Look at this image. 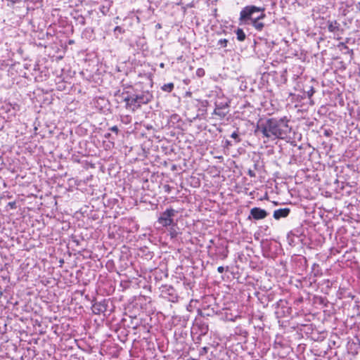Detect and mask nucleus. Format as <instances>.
Instances as JSON below:
<instances>
[{
    "instance_id": "7",
    "label": "nucleus",
    "mask_w": 360,
    "mask_h": 360,
    "mask_svg": "<svg viewBox=\"0 0 360 360\" xmlns=\"http://www.w3.org/2000/svg\"><path fill=\"white\" fill-rule=\"evenodd\" d=\"M19 105L16 103H5L1 107L2 112L8 113L10 115H15V112L19 110Z\"/></svg>"
},
{
    "instance_id": "29",
    "label": "nucleus",
    "mask_w": 360,
    "mask_h": 360,
    "mask_svg": "<svg viewBox=\"0 0 360 360\" xmlns=\"http://www.w3.org/2000/svg\"><path fill=\"white\" fill-rule=\"evenodd\" d=\"M248 174L250 176V177H255L256 176V174L255 173V172L251 169H249L248 171Z\"/></svg>"
},
{
    "instance_id": "26",
    "label": "nucleus",
    "mask_w": 360,
    "mask_h": 360,
    "mask_svg": "<svg viewBox=\"0 0 360 360\" xmlns=\"http://www.w3.org/2000/svg\"><path fill=\"white\" fill-rule=\"evenodd\" d=\"M177 234H178L177 231L172 228L169 231V235L172 238L176 237Z\"/></svg>"
},
{
    "instance_id": "15",
    "label": "nucleus",
    "mask_w": 360,
    "mask_h": 360,
    "mask_svg": "<svg viewBox=\"0 0 360 360\" xmlns=\"http://www.w3.org/2000/svg\"><path fill=\"white\" fill-rule=\"evenodd\" d=\"M228 113L229 109L224 110L215 108L212 114L218 116L220 119H224Z\"/></svg>"
},
{
    "instance_id": "17",
    "label": "nucleus",
    "mask_w": 360,
    "mask_h": 360,
    "mask_svg": "<svg viewBox=\"0 0 360 360\" xmlns=\"http://www.w3.org/2000/svg\"><path fill=\"white\" fill-rule=\"evenodd\" d=\"M257 31H262L264 27V24L260 20H257L255 19H252V20L250 22Z\"/></svg>"
},
{
    "instance_id": "33",
    "label": "nucleus",
    "mask_w": 360,
    "mask_h": 360,
    "mask_svg": "<svg viewBox=\"0 0 360 360\" xmlns=\"http://www.w3.org/2000/svg\"><path fill=\"white\" fill-rule=\"evenodd\" d=\"M217 271H218V272H219V273H221H221H223V272H224V266H219V267L217 268Z\"/></svg>"
},
{
    "instance_id": "13",
    "label": "nucleus",
    "mask_w": 360,
    "mask_h": 360,
    "mask_svg": "<svg viewBox=\"0 0 360 360\" xmlns=\"http://www.w3.org/2000/svg\"><path fill=\"white\" fill-rule=\"evenodd\" d=\"M112 1H105V3L101 5L99 8L100 11L103 15H106L109 12L110 7L112 6Z\"/></svg>"
},
{
    "instance_id": "36",
    "label": "nucleus",
    "mask_w": 360,
    "mask_h": 360,
    "mask_svg": "<svg viewBox=\"0 0 360 360\" xmlns=\"http://www.w3.org/2000/svg\"><path fill=\"white\" fill-rule=\"evenodd\" d=\"M202 350H203V352H207V348L206 347H203Z\"/></svg>"
},
{
    "instance_id": "3",
    "label": "nucleus",
    "mask_w": 360,
    "mask_h": 360,
    "mask_svg": "<svg viewBox=\"0 0 360 360\" xmlns=\"http://www.w3.org/2000/svg\"><path fill=\"white\" fill-rule=\"evenodd\" d=\"M176 213L177 212L172 208L167 209L159 217L158 219V224L164 227L173 226L174 224L173 217Z\"/></svg>"
},
{
    "instance_id": "39",
    "label": "nucleus",
    "mask_w": 360,
    "mask_h": 360,
    "mask_svg": "<svg viewBox=\"0 0 360 360\" xmlns=\"http://www.w3.org/2000/svg\"><path fill=\"white\" fill-rule=\"evenodd\" d=\"M156 27H159V28H160L161 26H160V24H158V25H156Z\"/></svg>"
},
{
    "instance_id": "12",
    "label": "nucleus",
    "mask_w": 360,
    "mask_h": 360,
    "mask_svg": "<svg viewBox=\"0 0 360 360\" xmlns=\"http://www.w3.org/2000/svg\"><path fill=\"white\" fill-rule=\"evenodd\" d=\"M194 327H198L199 329V333L200 335H205L208 332V325L204 322H198L196 321L195 324L194 325Z\"/></svg>"
},
{
    "instance_id": "20",
    "label": "nucleus",
    "mask_w": 360,
    "mask_h": 360,
    "mask_svg": "<svg viewBox=\"0 0 360 360\" xmlns=\"http://www.w3.org/2000/svg\"><path fill=\"white\" fill-rule=\"evenodd\" d=\"M304 93L306 94L308 98L311 99L314 94L315 93L314 88L313 86H309L307 90L304 91Z\"/></svg>"
},
{
    "instance_id": "30",
    "label": "nucleus",
    "mask_w": 360,
    "mask_h": 360,
    "mask_svg": "<svg viewBox=\"0 0 360 360\" xmlns=\"http://www.w3.org/2000/svg\"><path fill=\"white\" fill-rule=\"evenodd\" d=\"M110 130L113 131V132H115L116 134L118 133V127L117 126H112V127L110 128Z\"/></svg>"
},
{
    "instance_id": "22",
    "label": "nucleus",
    "mask_w": 360,
    "mask_h": 360,
    "mask_svg": "<svg viewBox=\"0 0 360 360\" xmlns=\"http://www.w3.org/2000/svg\"><path fill=\"white\" fill-rule=\"evenodd\" d=\"M227 44H228V40L226 39H221L217 42V45L222 48L226 47Z\"/></svg>"
},
{
    "instance_id": "14",
    "label": "nucleus",
    "mask_w": 360,
    "mask_h": 360,
    "mask_svg": "<svg viewBox=\"0 0 360 360\" xmlns=\"http://www.w3.org/2000/svg\"><path fill=\"white\" fill-rule=\"evenodd\" d=\"M218 252L216 253L217 257L221 259H224L228 257L229 250L227 247L221 246V248H217Z\"/></svg>"
},
{
    "instance_id": "38",
    "label": "nucleus",
    "mask_w": 360,
    "mask_h": 360,
    "mask_svg": "<svg viewBox=\"0 0 360 360\" xmlns=\"http://www.w3.org/2000/svg\"><path fill=\"white\" fill-rule=\"evenodd\" d=\"M165 187L167 188V191L169 190V186L168 185H166Z\"/></svg>"
},
{
    "instance_id": "11",
    "label": "nucleus",
    "mask_w": 360,
    "mask_h": 360,
    "mask_svg": "<svg viewBox=\"0 0 360 360\" xmlns=\"http://www.w3.org/2000/svg\"><path fill=\"white\" fill-rule=\"evenodd\" d=\"M328 30L329 32L339 34L340 32V25L336 20L328 22Z\"/></svg>"
},
{
    "instance_id": "8",
    "label": "nucleus",
    "mask_w": 360,
    "mask_h": 360,
    "mask_svg": "<svg viewBox=\"0 0 360 360\" xmlns=\"http://www.w3.org/2000/svg\"><path fill=\"white\" fill-rule=\"evenodd\" d=\"M124 101L126 103L127 108H130L133 111H135L140 108L138 101L136 99V96L134 95L127 96L124 98Z\"/></svg>"
},
{
    "instance_id": "23",
    "label": "nucleus",
    "mask_w": 360,
    "mask_h": 360,
    "mask_svg": "<svg viewBox=\"0 0 360 360\" xmlns=\"http://www.w3.org/2000/svg\"><path fill=\"white\" fill-rule=\"evenodd\" d=\"M231 137L235 140L236 143H239L241 141L237 131H233L231 134Z\"/></svg>"
},
{
    "instance_id": "19",
    "label": "nucleus",
    "mask_w": 360,
    "mask_h": 360,
    "mask_svg": "<svg viewBox=\"0 0 360 360\" xmlns=\"http://www.w3.org/2000/svg\"><path fill=\"white\" fill-rule=\"evenodd\" d=\"M174 84L172 82H170V83L164 84L161 87V89L165 92L169 93L174 89Z\"/></svg>"
},
{
    "instance_id": "10",
    "label": "nucleus",
    "mask_w": 360,
    "mask_h": 360,
    "mask_svg": "<svg viewBox=\"0 0 360 360\" xmlns=\"http://www.w3.org/2000/svg\"><path fill=\"white\" fill-rule=\"evenodd\" d=\"M290 212V210L289 208H281L276 210L274 212L273 216L274 219H280L281 218L286 217L289 214Z\"/></svg>"
},
{
    "instance_id": "1",
    "label": "nucleus",
    "mask_w": 360,
    "mask_h": 360,
    "mask_svg": "<svg viewBox=\"0 0 360 360\" xmlns=\"http://www.w3.org/2000/svg\"><path fill=\"white\" fill-rule=\"evenodd\" d=\"M289 120L286 117L281 118H268L264 122L257 124L255 133H261L267 142L276 139H287L290 138L292 128L289 125Z\"/></svg>"
},
{
    "instance_id": "37",
    "label": "nucleus",
    "mask_w": 360,
    "mask_h": 360,
    "mask_svg": "<svg viewBox=\"0 0 360 360\" xmlns=\"http://www.w3.org/2000/svg\"><path fill=\"white\" fill-rule=\"evenodd\" d=\"M359 76H360V63H359Z\"/></svg>"
},
{
    "instance_id": "32",
    "label": "nucleus",
    "mask_w": 360,
    "mask_h": 360,
    "mask_svg": "<svg viewBox=\"0 0 360 360\" xmlns=\"http://www.w3.org/2000/svg\"><path fill=\"white\" fill-rule=\"evenodd\" d=\"M11 3V5L13 6L20 1V0H7Z\"/></svg>"
},
{
    "instance_id": "6",
    "label": "nucleus",
    "mask_w": 360,
    "mask_h": 360,
    "mask_svg": "<svg viewBox=\"0 0 360 360\" xmlns=\"http://www.w3.org/2000/svg\"><path fill=\"white\" fill-rule=\"evenodd\" d=\"M229 100L228 98L225 97L223 94L217 95V97L214 101L215 108H218L219 109H224L227 110L229 108Z\"/></svg>"
},
{
    "instance_id": "25",
    "label": "nucleus",
    "mask_w": 360,
    "mask_h": 360,
    "mask_svg": "<svg viewBox=\"0 0 360 360\" xmlns=\"http://www.w3.org/2000/svg\"><path fill=\"white\" fill-rule=\"evenodd\" d=\"M339 46H342L345 49H346V50H347V52L348 53H351V54H352V53H353V51H352V49H349L348 48V46H347L345 44V43H343V42L340 43V45H339Z\"/></svg>"
},
{
    "instance_id": "24",
    "label": "nucleus",
    "mask_w": 360,
    "mask_h": 360,
    "mask_svg": "<svg viewBox=\"0 0 360 360\" xmlns=\"http://www.w3.org/2000/svg\"><path fill=\"white\" fill-rule=\"evenodd\" d=\"M114 32H115V33L122 34V33H124V30L120 26H116L114 29Z\"/></svg>"
},
{
    "instance_id": "21",
    "label": "nucleus",
    "mask_w": 360,
    "mask_h": 360,
    "mask_svg": "<svg viewBox=\"0 0 360 360\" xmlns=\"http://www.w3.org/2000/svg\"><path fill=\"white\" fill-rule=\"evenodd\" d=\"M75 18L81 25H84L86 24V20L83 15H78L77 17H75Z\"/></svg>"
},
{
    "instance_id": "34",
    "label": "nucleus",
    "mask_w": 360,
    "mask_h": 360,
    "mask_svg": "<svg viewBox=\"0 0 360 360\" xmlns=\"http://www.w3.org/2000/svg\"><path fill=\"white\" fill-rule=\"evenodd\" d=\"M254 169H258V165L257 163L254 164Z\"/></svg>"
},
{
    "instance_id": "5",
    "label": "nucleus",
    "mask_w": 360,
    "mask_h": 360,
    "mask_svg": "<svg viewBox=\"0 0 360 360\" xmlns=\"http://www.w3.org/2000/svg\"><path fill=\"white\" fill-rule=\"evenodd\" d=\"M140 107L142 105L148 103L153 98V95L149 91H143L141 94L134 95Z\"/></svg>"
},
{
    "instance_id": "35",
    "label": "nucleus",
    "mask_w": 360,
    "mask_h": 360,
    "mask_svg": "<svg viewBox=\"0 0 360 360\" xmlns=\"http://www.w3.org/2000/svg\"><path fill=\"white\" fill-rule=\"evenodd\" d=\"M9 205L11 207H13L14 205H15V202H9Z\"/></svg>"
},
{
    "instance_id": "27",
    "label": "nucleus",
    "mask_w": 360,
    "mask_h": 360,
    "mask_svg": "<svg viewBox=\"0 0 360 360\" xmlns=\"http://www.w3.org/2000/svg\"><path fill=\"white\" fill-rule=\"evenodd\" d=\"M260 12H261V14L259 16L255 18L254 19L257 20H263L266 17L264 11H260Z\"/></svg>"
},
{
    "instance_id": "31",
    "label": "nucleus",
    "mask_w": 360,
    "mask_h": 360,
    "mask_svg": "<svg viewBox=\"0 0 360 360\" xmlns=\"http://www.w3.org/2000/svg\"><path fill=\"white\" fill-rule=\"evenodd\" d=\"M197 74L198 76H201V75H204V70L201 68L198 69Z\"/></svg>"
},
{
    "instance_id": "2",
    "label": "nucleus",
    "mask_w": 360,
    "mask_h": 360,
    "mask_svg": "<svg viewBox=\"0 0 360 360\" xmlns=\"http://www.w3.org/2000/svg\"><path fill=\"white\" fill-rule=\"evenodd\" d=\"M264 7H257L253 5L247 6L244 7L240 13L239 21L240 24H250V22L252 20L255 18H252V15L258 11H264Z\"/></svg>"
},
{
    "instance_id": "16",
    "label": "nucleus",
    "mask_w": 360,
    "mask_h": 360,
    "mask_svg": "<svg viewBox=\"0 0 360 360\" xmlns=\"http://www.w3.org/2000/svg\"><path fill=\"white\" fill-rule=\"evenodd\" d=\"M105 306L103 304H102L101 302L95 303L93 305V311L96 314H98L101 312L105 311Z\"/></svg>"
},
{
    "instance_id": "18",
    "label": "nucleus",
    "mask_w": 360,
    "mask_h": 360,
    "mask_svg": "<svg viewBox=\"0 0 360 360\" xmlns=\"http://www.w3.org/2000/svg\"><path fill=\"white\" fill-rule=\"evenodd\" d=\"M236 34L237 39L238 41H243L245 39L246 34L242 29L238 28L236 30Z\"/></svg>"
},
{
    "instance_id": "28",
    "label": "nucleus",
    "mask_w": 360,
    "mask_h": 360,
    "mask_svg": "<svg viewBox=\"0 0 360 360\" xmlns=\"http://www.w3.org/2000/svg\"><path fill=\"white\" fill-rule=\"evenodd\" d=\"M326 136H330L333 134V131L330 129H325L323 132Z\"/></svg>"
},
{
    "instance_id": "4",
    "label": "nucleus",
    "mask_w": 360,
    "mask_h": 360,
    "mask_svg": "<svg viewBox=\"0 0 360 360\" xmlns=\"http://www.w3.org/2000/svg\"><path fill=\"white\" fill-rule=\"evenodd\" d=\"M161 295L162 297L168 300L169 302H176L178 301L179 297L176 290L172 285H162L161 288Z\"/></svg>"
},
{
    "instance_id": "9",
    "label": "nucleus",
    "mask_w": 360,
    "mask_h": 360,
    "mask_svg": "<svg viewBox=\"0 0 360 360\" xmlns=\"http://www.w3.org/2000/svg\"><path fill=\"white\" fill-rule=\"evenodd\" d=\"M250 214L253 219L259 220L264 219L267 216V212L259 207H253L250 210Z\"/></svg>"
}]
</instances>
